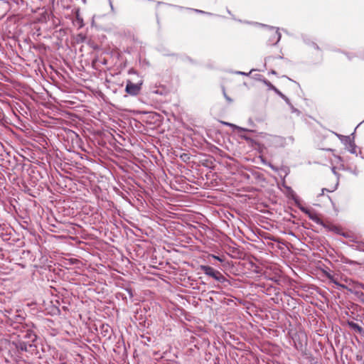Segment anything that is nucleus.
<instances>
[{"instance_id": "4", "label": "nucleus", "mask_w": 364, "mask_h": 364, "mask_svg": "<svg viewBox=\"0 0 364 364\" xmlns=\"http://www.w3.org/2000/svg\"><path fill=\"white\" fill-rule=\"evenodd\" d=\"M311 218L314 220L316 223L318 224H321L322 225H323L325 228H328V230H332L335 232H337L338 234H341V228L338 226H336L334 225H331V224H328V225H325L323 224V221L318 218V217H311Z\"/></svg>"}, {"instance_id": "6", "label": "nucleus", "mask_w": 364, "mask_h": 364, "mask_svg": "<svg viewBox=\"0 0 364 364\" xmlns=\"http://www.w3.org/2000/svg\"><path fill=\"white\" fill-rule=\"evenodd\" d=\"M356 249L364 252V242H357Z\"/></svg>"}, {"instance_id": "2", "label": "nucleus", "mask_w": 364, "mask_h": 364, "mask_svg": "<svg viewBox=\"0 0 364 364\" xmlns=\"http://www.w3.org/2000/svg\"><path fill=\"white\" fill-rule=\"evenodd\" d=\"M328 277L337 286L340 287L341 288L346 289L349 291L353 292L354 289L357 287H362L364 288V285L358 282H355L353 280H346L347 285L340 284L337 281L333 279L331 276H328Z\"/></svg>"}, {"instance_id": "1", "label": "nucleus", "mask_w": 364, "mask_h": 364, "mask_svg": "<svg viewBox=\"0 0 364 364\" xmlns=\"http://www.w3.org/2000/svg\"><path fill=\"white\" fill-rule=\"evenodd\" d=\"M200 268L206 275L214 278L220 282L226 281L225 277L219 271L214 269L210 266L201 265Z\"/></svg>"}, {"instance_id": "5", "label": "nucleus", "mask_w": 364, "mask_h": 364, "mask_svg": "<svg viewBox=\"0 0 364 364\" xmlns=\"http://www.w3.org/2000/svg\"><path fill=\"white\" fill-rule=\"evenodd\" d=\"M348 325L357 333H361L363 332V328L353 321H348Z\"/></svg>"}, {"instance_id": "11", "label": "nucleus", "mask_w": 364, "mask_h": 364, "mask_svg": "<svg viewBox=\"0 0 364 364\" xmlns=\"http://www.w3.org/2000/svg\"><path fill=\"white\" fill-rule=\"evenodd\" d=\"M181 157L183 160H185V159H186V158H187V159H188V155H187V154H184V155L181 156Z\"/></svg>"}, {"instance_id": "3", "label": "nucleus", "mask_w": 364, "mask_h": 364, "mask_svg": "<svg viewBox=\"0 0 364 364\" xmlns=\"http://www.w3.org/2000/svg\"><path fill=\"white\" fill-rule=\"evenodd\" d=\"M141 84H134L130 80H127L125 92L132 96L137 95L141 90Z\"/></svg>"}, {"instance_id": "12", "label": "nucleus", "mask_w": 364, "mask_h": 364, "mask_svg": "<svg viewBox=\"0 0 364 364\" xmlns=\"http://www.w3.org/2000/svg\"><path fill=\"white\" fill-rule=\"evenodd\" d=\"M274 35L277 36V41H276V42L279 41V37H278V36H277V33L276 32L274 33Z\"/></svg>"}, {"instance_id": "14", "label": "nucleus", "mask_w": 364, "mask_h": 364, "mask_svg": "<svg viewBox=\"0 0 364 364\" xmlns=\"http://www.w3.org/2000/svg\"><path fill=\"white\" fill-rule=\"evenodd\" d=\"M327 150H328V151H333V149H328Z\"/></svg>"}, {"instance_id": "13", "label": "nucleus", "mask_w": 364, "mask_h": 364, "mask_svg": "<svg viewBox=\"0 0 364 364\" xmlns=\"http://www.w3.org/2000/svg\"><path fill=\"white\" fill-rule=\"evenodd\" d=\"M342 235H343V236L346 237H348V234L342 233Z\"/></svg>"}, {"instance_id": "7", "label": "nucleus", "mask_w": 364, "mask_h": 364, "mask_svg": "<svg viewBox=\"0 0 364 364\" xmlns=\"http://www.w3.org/2000/svg\"><path fill=\"white\" fill-rule=\"evenodd\" d=\"M224 96H225V99H226V100H227L228 102H232V100L230 97H229L226 95V93H225V92H224Z\"/></svg>"}, {"instance_id": "10", "label": "nucleus", "mask_w": 364, "mask_h": 364, "mask_svg": "<svg viewBox=\"0 0 364 364\" xmlns=\"http://www.w3.org/2000/svg\"><path fill=\"white\" fill-rule=\"evenodd\" d=\"M223 124L227 125V126H230V127H232L233 126L232 124L230 123H228V122H222Z\"/></svg>"}, {"instance_id": "9", "label": "nucleus", "mask_w": 364, "mask_h": 364, "mask_svg": "<svg viewBox=\"0 0 364 364\" xmlns=\"http://www.w3.org/2000/svg\"><path fill=\"white\" fill-rule=\"evenodd\" d=\"M267 85L274 90L277 91V88L272 85L270 82H268Z\"/></svg>"}, {"instance_id": "8", "label": "nucleus", "mask_w": 364, "mask_h": 364, "mask_svg": "<svg viewBox=\"0 0 364 364\" xmlns=\"http://www.w3.org/2000/svg\"><path fill=\"white\" fill-rule=\"evenodd\" d=\"M211 256H212V257H213L214 259H217V260H218V261H220V262H223V260L220 257H219L218 256L213 255H211Z\"/></svg>"}]
</instances>
